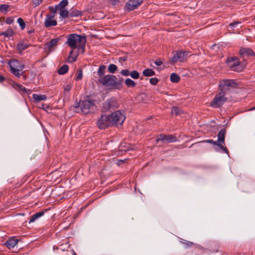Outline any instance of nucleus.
<instances>
[{
  "mask_svg": "<svg viewBox=\"0 0 255 255\" xmlns=\"http://www.w3.org/2000/svg\"><path fill=\"white\" fill-rule=\"evenodd\" d=\"M33 98L36 102H38L41 101L45 100L47 97L45 95H40L34 94L32 95Z\"/></svg>",
  "mask_w": 255,
  "mask_h": 255,
  "instance_id": "5701e85b",
  "label": "nucleus"
},
{
  "mask_svg": "<svg viewBox=\"0 0 255 255\" xmlns=\"http://www.w3.org/2000/svg\"><path fill=\"white\" fill-rule=\"evenodd\" d=\"M18 240L15 238L8 239L4 243V245L8 249L13 248L17 244Z\"/></svg>",
  "mask_w": 255,
  "mask_h": 255,
  "instance_id": "dca6fc26",
  "label": "nucleus"
},
{
  "mask_svg": "<svg viewBox=\"0 0 255 255\" xmlns=\"http://www.w3.org/2000/svg\"><path fill=\"white\" fill-rule=\"evenodd\" d=\"M142 2V0H129L124 7L125 10L131 11L137 8Z\"/></svg>",
  "mask_w": 255,
  "mask_h": 255,
  "instance_id": "ddd939ff",
  "label": "nucleus"
},
{
  "mask_svg": "<svg viewBox=\"0 0 255 255\" xmlns=\"http://www.w3.org/2000/svg\"><path fill=\"white\" fill-rule=\"evenodd\" d=\"M5 80V77L3 76L0 75V83H2Z\"/></svg>",
  "mask_w": 255,
  "mask_h": 255,
  "instance_id": "864d4df0",
  "label": "nucleus"
},
{
  "mask_svg": "<svg viewBox=\"0 0 255 255\" xmlns=\"http://www.w3.org/2000/svg\"><path fill=\"white\" fill-rule=\"evenodd\" d=\"M131 77L134 79H137L139 78V73L136 70L131 71L130 73Z\"/></svg>",
  "mask_w": 255,
  "mask_h": 255,
  "instance_id": "e433bc0d",
  "label": "nucleus"
},
{
  "mask_svg": "<svg viewBox=\"0 0 255 255\" xmlns=\"http://www.w3.org/2000/svg\"><path fill=\"white\" fill-rule=\"evenodd\" d=\"M72 88L71 84H68L64 86V90L65 92H69Z\"/></svg>",
  "mask_w": 255,
  "mask_h": 255,
  "instance_id": "a18cd8bd",
  "label": "nucleus"
},
{
  "mask_svg": "<svg viewBox=\"0 0 255 255\" xmlns=\"http://www.w3.org/2000/svg\"><path fill=\"white\" fill-rule=\"evenodd\" d=\"M9 5L6 4H2L0 5V10L2 12H7Z\"/></svg>",
  "mask_w": 255,
  "mask_h": 255,
  "instance_id": "58836bf2",
  "label": "nucleus"
},
{
  "mask_svg": "<svg viewBox=\"0 0 255 255\" xmlns=\"http://www.w3.org/2000/svg\"><path fill=\"white\" fill-rule=\"evenodd\" d=\"M54 14H47L46 15L44 26L46 27H50L51 26H54L57 24V21L54 19Z\"/></svg>",
  "mask_w": 255,
  "mask_h": 255,
  "instance_id": "4468645a",
  "label": "nucleus"
},
{
  "mask_svg": "<svg viewBox=\"0 0 255 255\" xmlns=\"http://www.w3.org/2000/svg\"><path fill=\"white\" fill-rule=\"evenodd\" d=\"M170 81L173 83H177L179 81L180 78L177 74L173 73L170 75Z\"/></svg>",
  "mask_w": 255,
  "mask_h": 255,
  "instance_id": "7c9ffc66",
  "label": "nucleus"
},
{
  "mask_svg": "<svg viewBox=\"0 0 255 255\" xmlns=\"http://www.w3.org/2000/svg\"><path fill=\"white\" fill-rule=\"evenodd\" d=\"M17 22L19 24L21 29L22 30L24 29L25 27V23L23 19L22 18H18L17 19Z\"/></svg>",
  "mask_w": 255,
  "mask_h": 255,
  "instance_id": "4c0bfd02",
  "label": "nucleus"
},
{
  "mask_svg": "<svg viewBox=\"0 0 255 255\" xmlns=\"http://www.w3.org/2000/svg\"><path fill=\"white\" fill-rule=\"evenodd\" d=\"M113 126L122 125L126 120L124 111L117 110L109 115Z\"/></svg>",
  "mask_w": 255,
  "mask_h": 255,
  "instance_id": "39448f33",
  "label": "nucleus"
},
{
  "mask_svg": "<svg viewBox=\"0 0 255 255\" xmlns=\"http://www.w3.org/2000/svg\"><path fill=\"white\" fill-rule=\"evenodd\" d=\"M188 52L186 51H176L169 60V63L174 65L177 62H183L187 58Z\"/></svg>",
  "mask_w": 255,
  "mask_h": 255,
  "instance_id": "6e6552de",
  "label": "nucleus"
},
{
  "mask_svg": "<svg viewBox=\"0 0 255 255\" xmlns=\"http://www.w3.org/2000/svg\"><path fill=\"white\" fill-rule=\"evenodd\" d=\"M182 111L177 107H173L171 109V114L175 116L179 115L181 114Z\"/></svg>",
  "mask_w": 255,
  "mask_h": 255,
  "instance_id": "72a5a7b5",
  "label": "nucleus"
},
{
  "mask_svg": "<svg viewBox=\"0 0 255 255\" xmlns=\"http://www.w3.org/2000/svg\"><path fill=\"white\" fill-rule=\"evenodd\" d=\"M154 63L157 66H160L162 64V62L160 60L158 59L155 61Z\"/></svg>",
  "mask_w": 255,
  "mask_h": 255,
  "instance_id": "09e8293b",
  "label": "nucleus"
},
{
  "mask_svg": "<svg viewBox=\"0 0 255 255\" xmlns=\"http://www.w3.org/2000/svg\"><path fill=\"white\" fill-rule=\"evenodd\" d=\"M119 150L121 151H127L129 150V145L126 143H121L119 147Z\"/></svg>",
  "mask_w": 255,
  "mask_h": 255,
  "instance_id": "f704fd0d",
  "label": "nucleus"
},
{
  "mask_svg": "<svg viewBox=\"0 0 255 255\" xmlns=\"http://www.w3.org/2000/svg\"><path fill=\"white\" fill-rule=\"evenodd\" d=\"M77 72H78V73H77V77L76 78V80H81L82 78V76H83L82 70L81 69L78 70Z\"/></svg>",
  "mask_w": 255,
  "mask_h": 255,
  "instance_id": "37998d69",
  "label": "nucleus"
},
{
  "mask_svg": "<svg viewBox=\"0 0 255 255\" xmlns=\"http://www.w3.org/2000/svg\"><path fill=\"white\" fill-rule=\"evenodd\" d=\"M125 84L128 88H134L136 86L135 82L130 78L126 79L125 81Z\"/></svg>",
  "mask_w": 255,
  "mask_h": 255,
  "instance_id": "bb28decb",
  "label": "nucleus"
},
{
  "mask_svg": "<svg viewBox=\"0 0 255 255\" xmlns=\"http://www.w3.org/2000/svg\"><path fill=\"white\" fill-rule=\"evenodd\" d=\"M31 45L30 44L25 42L23 40L19 42L17 45V49L19 52H21L22 51L26 49L29 46Z\"/></svg>",
  "mask_w": 255,
  "mask_h": 255,
  "instance_id": "a211bd4d",
  "label": "nucleus"
},
{
  "mask_svg": "<svg viewBox=\"0 0 255 255\" xmlns=\"http://www.w3.org/2000/svg\"><path fill=\"white\" fill-rule=\"evenodd\" d=\"M68 4V0H62L60 2V3L56 5L58 10L60 11L63 9H65V7L67 6Z\"/></svg>",
  "mask_w": 255,
  "mask_h": 255,
  "instance_id": "b1692460",
  "label": "nucleus"
},
{
  "mask_svg": "<svg viewBox=\"0 0 255 255\" xmlns=\"http://www.w3.org/2000/svg\"><path fill=\"white\" fill-rule=\"evenodd\" d=\"M238 85L236 81L233 79H222L219 84L220 91L225 93L231 89L236 88Z\"/></svg>",
  "mask_w": 255,
  "mask_h": 255,
  "instance_id": "423d86ee",
  "label": "nucleus"
},
{
  "mask_svg": "<svg viewBox=\"0 0 255 255\" xmlns=\"http://www.w3.org/2000/svg\"><path fill=\"white\" fill-rule=\"evenodd\" d=\"M42 2V0H34V3L36 6L39 5Z\"/></svg>",
  "mask_w": 255,
  "mask_h": 255,
  "instance_id": "8fccbe9b",
  "label": "nucleus"
},
{
  "mask_svg": "<svg viewBox=\"0 0 255 255\" xmlns=\"http://www.w3.org/2000/svg\"><path fill=\"white\" fill-rule=\"evenodd\" d=\"M177 141V137L173 135L168 134L166 135L164 134H160L157 136L156 142L157 143L159 141H161L162 143H171Z\"/></svg>",
  "mask_w": 255,
  "mask_h": 255,
  "instance_id": "f8f14e48",
  "label": "nucleus"
},
{
  "mask_svg": "<svg viewBox=\"0 0 255 255\" xmlns=\"http://www.w3.org/2000/svg\"><path fill=\"white\" fill-rule=\"evenodd\" d=\"M120 0H110V1H111V3L112 4L115 5H116L117 2L119 1Z\"/></svg>",
  "mask_w": 255,
  "mask_h": 255,
  "instance_id": "3c124183",
  "label": "nucleus"
},
{
  "mask_svg": "<svg viewBox=\"0 0 255 255\" xmlns=\"http://www.w3.org/2000/svg\"><path fill=\"white\" fill-rule=\"evenodd\" d=\"M121 74L124 76H128L130 75V72H129V71L128 69H123L122 70L121 72Z\"/></svg>",
  "mask_w": 255,
  "mask_h": 255,
  "instance_id": "a19ab883",
  "label": "nucleus"
},
{
  "mask_svg": "<svg viewBox=\"0 0 255 255\" xmlns=\"http://www.w3.org/2000/svg\"><path fill=\"white\" fill-rule=\"evenodd\" d=\"M13 35V31L11 28H8L6 31L0 33V36L3 35L5 37H10Z\"/></svg>",
  "mask_w": 255,
  "mask_h": 255,
  "instance_id": "cd10ccee",
  "label": "nucleus"
},
{
  "mask_svg": "<svg viewBox=\"0 0 255 255\" xmlns=\"http://www.w3.org/2000/svg\"><path fill=\"white\" fill-rule=\"evenodd\" d=\"M60 15L62 19L67 18L69 15V11L66 9L60 10Z\"/></svg>",
  "mask_w": 255,
  "mask_h": 255,
  "instance_id": "c9c22d12",
  "label": "nucleus"
},
{
  "mask_svg": "<svg viewBox=\"0 0 255 255\" xmlns=\"http://www.w3.org/2000/svg\"><path fill=\"white\" fill-rule=\"evenodd\" d=\"M44 211H41L39 212L36 213L35 214L32 215L30 218L29 221V223L30 224L31 223L34 222L35 221L37 220L40 217H42L44 214Z\"/></svg>",
  "mask_w": 255,
  "mask_h": 255,
  "instance_id": "412c9836",
  "label": "nucleus"
},
{
  "mask_svg": "<svg viewBox=\"0 0 255 255\" xmlns=\"http://www.w3.org/2000/svg\"><path fill=\"white\" fill-rule=\"evenodd\" d=\"M9 66L11 73L16 77L19 78L21 75L23 73V72H21L16 68L14 67L12 64H10Z\"/></svg>",
  "mask_w": 255,
  "mask_h": 255,
  "instance_id": "393cba45",
  "label": "nucleus"
},
{
  "mask_svg": "<svg viewBox=\"0 0 255 255\" xmlns=\"http://www.w3.org/2000/svg\"><path fill=\"white\" fill-rule=\"evenodd\" d=\"M239 53L243 57L254 56L255 55L254 51L250 48H242L240 49Z\"/></svg>",
  "mask_w": 255,
  "mask_h": 255,
  "instance_id": "2eb2a0df",
  "label": "nucleus"
},
{
  "mask_svg": "<svg viewBox=\"0 0 255 255\" xmlns=\"http://www.w3.org/2000/svg\"><path fill=\"white\" fill-rule=\"evenodd\" d=\"M252 110H255V106L254 107H253Z\"/></svg>",
  "mask_w": 255,
  "mask_h": 255,
  "instance_id": "13d9d810",
  "label": "nucleus"
},
{
  "mask_svg": "<svg viewBox=\"0 0 255 255\" xmlns=\"http://www.w3.org/2000/svg\"><path fill=\"white\" fill-rule=\"evenodd\" d=\"M59 40V38L51 39L49 41H48L46 43L45 45V48L48 49V51H50L52 47L56 46L57 42Z\"/></svg>",
  "mask_w": 255,
  "mask_h": 255,
  "instance_id": "f3484780",
  "label": "nucleus"
},
{
  "mask_svg": "<svg viewBox=\"0 0 255 255\" xmlns=\"http://www.w3.org/2000/svg\"><path fill=\"white\" fill-rule=\"evenodd\" d=\"M79 106V105H76V106H75V108H77V107H78Z\"/></svg>",
  "mask_w": 255,
  "mask_h": 255,
  "instance_id": "4d7b16f0",
  "label": "nucleus"
},
{
  "mask_svg": "<svg viewBox=\"0 0 255 255\" xmlns=\"http://www.w3.org/2000/svg\"><path fill=\"white\" fill-rule=\"evenodd\" d=\"M226 63L228 66L232 70L236 72H241L244 68V66L239 61L237 57H228Z\"/></svg>",
  "mask_w": 255,
  "mask_h": 255,
  "instance_id": "20e7f679",
  "label": "nucleus"
},
{
  "mask_svg": "<svg viewBox=\"0 0 255 255\" xmlns=\"http://www.w3.org/2000/svg\"><path fill=\"white\" fill-rule=\"evenodd\" d=\"M13 21V19L11 17H9L6 18L5 23L8 24H11Z\"/></svg>",
  "mask_w": 255,
  "mask_h": 255,
  "instance_id": "49530a36",
  "label": "nucleus"
},
{
  "mask_svg": "<svg viewBox=\"0 0 255 255\" xmlns=\"http://www.w3.org/2000/svg\"><path fill=\"white\" fill-rule=\"evenodd\" d=\"M226 132V130L225 128H222L218 132L217 136L218 140L217 141H214L212 139H207L204 140L201 142H206L212 143L214 145L218 146L222 150H223L225 153L228 154L229 151L228 149L224 147L223 144H225V134Z\"/></svg>",
  "mask_w": 255,
  "mask_h": 255,
  "instance_id": "7ed1b4c3",
  "label": "nucleus"
},
{
  "mask_svg": "<svg viewBox=\"0 0 255 255\" xmlns=\"http://www.w3.org/2000/svg\"><path fill=\"white\" fill-rule=\"evenodd\" d=\"M97 125L100 129H105L108 127L113 126L110 115H101L97 121Z\"/></svg>",
  "mask_w": 255,
  "mask_h": 255,
  "instance_id": "1a4fd4ad",
  "label": "nucleus"
},
{
  "mask_svg": "<svg viewBox=\"0 0 255 255\" xmlns=\"http://www.w3.org/2000/svg\"><path fill=\"white\" fill-rule=\"evenodd\" d=\"M95 106V103L92 100L83 101L80 104L81 110L83 114H87L91 112V110Z\"/></svg>",
  "mask_w": 255,
  "mask_h": 255,
  "instance_id": "9b49d317",
  "label": "nucleus"
},
{
  "mask_svg": "<svg viewBox=\"0 0 255 255\" xmlns=\"http://www.w3.org/2000/svg\"><path fill=\"white\" fill-rule=\"evenodd\" d=\"M69 69V67L67 65H63L58 70V73L60 75H64L66 74Z\"/></svg>",
  "mask_w": 255,
  "mask_h": 255,
  "instance_id": "c756f323",
  "label": "nucleus"
},
{
  "mask_svg": "<svg viewBox=\"0 0 255 255\" xmlns=\"http://www.w3.org/2000/svg\"><path fill=\"white\" fill-rule=\"evenodd\" d=\"M241 22L240 21H234L232 23H231L229 24V27H230L232 30H233L234 29V27L237 26L238 24H241Z\"/></svg>",
  "mask_w": 255,
  "mask_h": 255,
  "instance_id": "c03bdc74",
  "label": "nucleus"
},
{
  "mask_svg": "<svg viewBox=\"0 0 255 255\" xmlns=\"http://www.w3.org/2000/svg\"><path fill=\"white\" fill-rule=\"evenodd\" d=\"M49 9L50 10V12L52 13L50 14H54V16H55V14L57 12V10H58V9L55 5V6H49Z\"/></svg>",
  "mask_w": 255,
  "mask_h": 255,
  "instance_id": "ea45409f",
  "label": "nucleus"
},
{
  "mask_svg": "<svg viewBox=\"0 0 255 255\" xmlns=\"http://www.w3.org/2000/svg\"><path fill=\"white\" fill-rule=\"evenodd\" d=\"M9 64H12L13 66L16 68L19 71H21L24 68V65L23 64H19V61L17 60H14L12 61L11 62L9 63Z\"/></svg>",
  "mask_w": 255,
  "mask_h": 255,
  "instance_id": "4be33fe9",
  "label": "nucleus"
},
{
  "mask_svg": "<svg viewBox=\"0 0 255 255\" xmlns=\"http://www.w3.org/2000/svg\"><path fill=\"white\" fill-rule=\"evenodd\" d=\"M78 50L77 51H74V50H72L68 56V60L69 62L72 63L76 61L77 57L78 56L79 52Z\"/></svg>",
  "mask_w": 255,
  "mask_h": 255,
  "instance_id": "6ab92c4d",
  "label": "nucleus"
},
{
  "mask_svg": "<svg viewBox=\"0 0 255 255\" xmlns=\"http://www.w3.org/2000/svg\"><path fill=\"white\" fill-rule=\"evenodd\" d=\"M155 74V72L151 69H145L142 72L143 75L146 77L152 76Z\"/></svg>",
  "mask_w": 255,
  "mask_h": 255,
  "instance_id": "c85d7f7f",
  "label": "nucleus"
},
{
  "mask_svg": "<svg viewBox=\"0 0 255 255\" xmlns=\"http://www.w3.org/2000/svg\"><path fill=\"white\" fill-rule=\"evenodd\" d=\"M106 68V66L103 65H100L99 66V69L97 72V74L99 78H103L105 76V73Z\"/></svg>",
  "mask_w": 255,
  "mask_h": 255,
  "instance_id": "a878e982",
  "label": "nucleus"
},
{
  "mask_svg": "<svg viewBox=\"0 0 255 255\" xmlns=\"http://www.w3.org/2000/svg\"><path fill=\"white\" fill-rule=\"evenodd\" d=\"M119 107V104L117 100L114 98H110L107 100L103 104V110L104 111L114 110Z\"/></svg>",
  "mask_w": 255,
  "mask_h": 255,
  "instance_id": "9d476101",
  "label": "nucleus"
},
{
  "mask_svg": "<svg viewBox=\"0 0 255 255\" xmlns=\"http://www.w3.org/2000/svg\"><path fill=\"white\" fill-rule=\"evenodd\" d=\"M73 255H77L74 251H73Z\"/></svg>",
  "mask_w": 255,
  "mask_h": 255,
  "instance_id": "6e6d98bb",
  "label": "nucleus"
},
{
  "mask_svg": "<svg viewBox=\"0 0 255 255\" xmlns=\"http://www.w3.org/2000/svg\"><path fill=\"white\" fill-rule=\"evenodd\" d=\"M118 69V67L114 64H111L108 67V70L109 73L114 74Z\"/></svg>",
  "mask_w": 255,
  "mask_h": 255,
  "instance_id": "473e14b6",
  "label": "nucleus"
},
{
  "mask_svg": "<svg viewBox=\"0 0 255 255\" xmlns=\"http://www.w3.org/2000/svg\"><path fill=\"white\" fill-rule=\"evenodd\" d=\"M82 15V12L81 11L76 9L72 10L69 13V16L70 17H78L79 16H81Z\"/></svg>",
  "mask_w": 255,
  "mask_h": 255,
  "instance_id": "2f4dec72",
  "label": "nucleus"
},
{
  "mask_svg": "<svg viewBox=\"0 0 255 255\" xmlns=\"http://www.w3.org/2000/svg\"><path fill=\"white\" fill-rule=\"evenodd\" d=\"M226 93L220 91L210 103V106L218 108L222 106L227 100Z\"/></svg>",
  "mask_w": 255,
  "mask_h": 255,
  "instance_id": "0eeeda50",
  "label": "nucleus"
},
{
  "mask_svg": "<svg viewBox=\"0 0 255 255\" xmlns=\"http://www.w3.org/2000/svg\"><path fill=\"white\" fill-rule=\"evenodd\" d=\"M86 38L85 36L72 33L67 36V41L66 42L73 50L76 48L82 53L85 52Z\"/></svg>",
  "mask_w": 255,
  "mask_h": 255,
  "instance_id": "f257e3e1",
  "label": "nucleus"
},
{
  "mask_svg": "<svg viewBox=\"0 0 255 255\" xmlns=\"http://www.w3.org/2000/svg\"><path fill=\"white\" fill-rule=\"evenodd\" d=\"M11 86L13 88L19 92H21L23 93H27L26 88L20 84L13 82L11 84Z\"/></svg>",
  "mask_w": 255,
  "mask_h": 255,
  "instance_id": "aec40b11",
  "label": "nucleus"
},
{
  "mask_svg": "<svg viewBox=\"0 0 255 255\" xmlns=\"http://www.w3.org/2000/svg\"><path fill=\"white\" fill-rule=\"evenodd\" d=\"M159 80L156 78H151L149 80L150 83L152 85H156L158 82Z\"/></svg>",
  "mask_w": 255,
  "mask_h": 255,
  "instance_id": "79ce46f5",
  "label": "nucleus"
},
{
  "mask_svg": "<svg viewBox=\"0 0 255 255\" xmlns=\"http://www.w3.org/2000/svg\"><path fill=\"white\" fill-rule=\"evenodd\" d=\"M42 108L44 110L49 108V106L46 104H42Z\"/></svg>",
  "mask_w": 255,
  "mask_h": 255,
  "instance_id": "603ef678",
  "label": "nucleus"
},
{
  "mask_svg": "<svg viewBox=\"0 0 255 255\" xmlns=\"http://www.w3.org/2000/svg\"><path fill=\"white\" fill-rule=\"evenodd\" d=\"M98 81L103 86L111 89H120L122 87V82H117V78L114 75H106L103 78H99Z\"/></svg>",
  "mask_w": 255,
  "mask_h": 255,
  "instance_id": "f03ea898",
  "label": "nucleus"
},
{
  "mask_svg": "<svg viewBox=\"0 0 255 255\" xmlns=\"http://www.w3.org/2000/svg\"><path fill=\"white\" fill-rule=\"evenodd\" d=\"M184 244L185 245L186 247H187V248L192 247V245H194V244L193 243L189 242V241H187V242L185 243Z\"/></svg>",
  "mask_w": 255,
  "mask_h": 255,
  "instance_id": "de8ad7c7",
  "label": "nucleus"
},
{
  "mask_svg": "<svg viewBox=\"0 0 255 255\" xmlns=\"http://www.w3.org/2000/svg\"><path fill=\"white\" fill-rule=\"evenodd\" d=\"M120 59L122 60V61H125L127 60L126 57H120Z\"/></svg>",
  "mask_w": 255,
  "mask_h": 255,
  "instance_id": "5fc2aeb1",
  "label": "nucleus"
}]
</instances>
